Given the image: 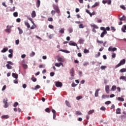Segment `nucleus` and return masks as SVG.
<instances>
[{
  "mask_svg": "<svg viewBox=\"0 0 126 126\" xmlns=\"http://www.w3.org/2000/svg\"><path fill=\"white\" fill-rule=\"evenodd\" d=\"M126 63V59H123L121 60L120 63L115 66V68H118V67H120V66L122 65H124Z\"/></svg>",
  "mask_w": 126,
  "mask_h": 126,
  "instance_id": "1",
  "label": "nucleus"
},
{
  "mask_svg": "<svg viewBox=\"0 0 126 126\" xmlns=\"http://www.w3.org/2000/svg\"><path fill=\"white\" fill-rule=\"evenodd\" d=\"M53 7L54 9L56 11V12L58 13V14H59V13H61V10H60V8L57 5H53Z\"/></svg>",
  "mask_w": 126,
  "mask_h": 126,
  "instance_id": "2",
  "label": "nucleus"
},
{
  "mask_svg": "<svg viewBox=\"0 0 126 126\" xmlns=\"http://www.w3.org/2000/svg\"><path fill=\"white\" fill-rule=\"evenodd\" d=\"M117 49L116 47L113 48V46H110L108 48L109 52H115L117 51Z\"/></svg>",
  "mask_w": 126,
  "mask_h": 126,
  "instance_id": "3",
  "label": "nucleus"
},
{
  "mask_svg": "<svg viewBox=\"0 0 126 126\" xmlns=\"http://www.w3.org/2000/svg\"><path fill=\"white\" fill-rule=\"evenodd\" d=\"M105 92L107 94L110 93V86L107 85L105 86Z\"/></svg>",
  "mask_w": 126,
  "mask_h": 126,
  "instance_id": "4",
  "label": "nucleus"
},
{
  "mask_svg": "<svg viewBox=\"0 0 126 126\" xmlns=\"http://www.w3.org/2000/svg\"><path fill=\"white\" fill-rule=\"evenodd\" d=\"M70 74L71 76H74V68H71L70 70Z\"/></svg>",
  "mask_w": 126,
  "mask_h": 126,
  "instance_id": "5",
  "label": "nucleus"
},
{
  "mask_svg": "<svg viewBox=\"0 0 126 126\" xmlns=\"http://www.w3.org/2000/svg\"><path fill=\"white\" fill-rule=\"evenodd\" d=\"M55 85L56 87H62L63 86V83L60 82H56Z\"/></svg>",
  "mask_w": 126,
  "mask_h": 126,
  "instance_id": "6",
  "label": "nucleus"
},
{
  "mask_svg": "<svg viewBox=\"0 0 126 126\" xmlns=\"http://www.w3.org/2000/svg\"><path fill=\"white\" fill-rule=\"evenodd\" d=\"M99 91H100V89H97L95 92L94 94V96L95 97H98V95H99Z\"/></svg>",
  "mask_w": 126,
  "mask_h": 126,
  "instance_id": "7",
  "label": "nucleus"
},
{
  "mask_svg": "<svg viewBox=\"0 0 126 126\" xmlns=\"http://www.w3.org/2000/svg\"><path fill=\"white\" fill-rule=\"evenodd\" d=\"M107 34V31H103L100 34L101 38H103L104 36Z\"/></svg>",
  "mask_w": 126,
  "mask_h": 126,
  "instance_id": "8",
  "label": "nucleus"
},
{
  "mask_svg": "<svg viewBox=\"0 0 126 126\" xmlns=\"http://www.w3.org/2000/svg\"><path fill=\"white\" fill-rule=\"evenodd\" d=\"M41 4V1L40 0H37L36 2V7L39 8L40 7V5Z\"/></svg>",
  "mask_w": 126,
  "mask_h": 126,
  "instance_id": "9",
  "label": "nucleus"
},
{
  "mask_svg": "<svg viewBox=\"0 0 126 126\" xmlns=\"http://www.w3.org/2000/svg\"><path fill=\"white\" fill-rule=\"evenodd\" d=\"M69 46H77V44L72 41H70V42L69 43Z\"/></svg>",
  "mask_w": 126,
  "mask_h": 126,
  "instance_id": "10",
  "label": "nucleus"
},
{
  "mask_svg": "<svg viewBox=\"0 0 126 126\" xmlns=\"http://www.w3.org/2000/svg\"><path fill=\"white\" fill-rule=\"evenodd\" d=\"M12 76L14 77V78H16V79H17L18 78V74L15 73H12Z\"/></svg>",
  "mask_w": 126,
  "mask_h": 126,
  "instance_id": "11",
  "label": "nucleus"
},
{
  "mask_svg": "<svg viewBox=\"0 0 126 126\" xmlns=\"http://www.w3.org/2000/svg\"><path fill=\"white\" fill-rule=\"evenodd\" d=\"M120 21H126V17L123 15L122 17L119 19Z\"/></svg>",
  "mask_w": 126,
  "mask_h": 126,
  "instance_id": "12",
  "label": "nucleus"
},
{
  "mask_svg": "<svg viewBox=\"0 0 126 126\" xmlns=\"http://www.w3.org/2000/svg\"><path fill=\"white\" fill-rule=\"evenodd\" d=\"M100 5V2H96L94 5L92 6V8L96 7V6H99Z\"/></svg>",
  "mask_w": 126,
  "mask_h": 126,
  "instance_id": "13",
  "label": "nucleus"
},
{
  "mask_svg": "<svg viewBox=\"0 0 126 126\" xmlns=\"http://www.w3.org/2000/svg\"><path fill=\"white\" fill-rule=\"evenodd\" d=\"M58 62H60V63L64 62V59L62 57H60L58 59Z\"/></svg>",
  "mask_w": 126,
  "mask_h": 126,
  "instance_id": "14",
  "label": "nucleus"
},
{
  "mask_svg": "<svg viewBox=\"0 0 126 126\" xmlns=\"http://www.w3.org/2000/svg\"><path fill=\"white\" fill-rule=\"evenodd\" d=\"M31 15L32 18H34V17H36V12L34 10L32 11Z\"/></svg>",
  "mask_w": 126,
  "mask_h": 126,
  "instance_id": "15",
  "label": "nucleus"
},
{
  "mask_svg": "<svg viewBox=\"0 0 126 126\" xmlns=\"http://www.w3.org/2000/svg\"><path fill=\"white\" fill-rule=\"evenodd\" d=\"M59 52H63V53H65V54H69V53H70V52L68 50H63V49L59 50Z\"/></svg>",
  "mask_w": 126,
  "mask_h": 126,
  "instance_id": "16",
  "label": "nucleus"
},
{
  "mask_svg": "<svg viewBox=\"0 0 126 126\" xmlns=\"http://www.w3.org/2000/svg\"><path fill=\"white\" fill-rule=\"evenodd\" d=\"M62 64H63V63H56L55 64V66H57V67H60V66H61V65H62Z\"/></svg>",
  "mask_w": 126,
  "mask_h": 126,
  "instance_id": "17",
  "label": "nucleus"
},
{
  "mask_svg": "<svg viewBox=\"0 0 126 126\" xmlns=\"http://www.w3.org/2000/svg\"><path fill=\"white\" fill-rule=\"evenodd\" d=\"M120 72H121L122 73L124 72H126V68H123L120 70Z\"/></svg>",
  "mask_w": 126,
  "mask_h": 126,
  "instance_id": "18",
  "label": "nucleus"
},
{
  "mask_svg": "<svg viewBox=\"0 0 126 126\" xmlns=\"http://www.w3.org/2000/svg\"><path fill=\"white\" fill-rule=\"evenodd\" d=\"M117 89V86H112L111 89V91H116V90Z\"/></svg>",
  "mask_w": 126,
  "mask_h": 126,
  "instance_id": "19",
  "label": "nucleus"
},
{
  "mask_svg": "<svg viewBox=\"0 0 126 126\" xmlns=\"http://www.w3.org/2000/svg\"><path fill=\"white\" fill-rule=\"evenodd\" d=\"M75 114L77 116H81L82 115V113L80 112V111H76L75 112Z\"/></svg>",
  "mask_w": 126,
  "mask_h": 126,
  "instance_id": "20",
  "label": "nucleus"
},
{
  "mask_svg": "<svg viewBox=\"0 0 126 126\" xmlns=\"http://www.w3.org/2000/svg\"><path fill=\"white\" fill-rule=\"evenodd\" d=\"M117 99L118 101H120L121 102H124L125 101V99L123 97H118Z\"/></svg>",
  "mask_w": 126,
  "mask_h": 126,
  "instance_id": "21",
  "label": "nucleus"
},
{
  "mask_svg": "<svg viewBox=\"0 0 126 126\" xmlns=\"http://www.w3.org/2000/svg\"><path fill=\"white\" fill-rule=\"evenodd\" d=\"M79 44H83L84 42V40L82 38H80L78 41Z\"/></svg>",
  "mask_w": 126,
  "mask_h": 126,
  "instance_id": "22",
  "label": "nucleus"
},
{
  "mask_svg": "<svg viewBox=\"0 0 126 126\" xmlns=\"http://www.w3.org/2000/svg\"><path fill=\"white\" fill-rule=\"evenodd\" d=\"M116 114H117V115H121V109L118 108V109L116 110Z\"/></svg>",
  "mask_w": 126,
  "mask_h": 126,
  "instance_id": "23",
  "label": "nucleus"
},
{
  "mask_svg": "<svg viewBox=\"0 0 126 126\" xmlns=\"http://www.w3.org/2000/svg\"><path fill=\"white\" fill-rule=\"evenodd\" d=\"M25 25H26L28 28H30V24L28 23V22H25Z\"/></svg>",
  "mask_w": 126,
  "mask_h": 126,
  "instance_id": "24",
  "label": "nucleus"
},
{
  "mask_svg": "<svg viewBox=\"0 0 126 126\" xmlns=\"http://www.w3.org/2000/svg\"><path fill=\"white\" fill-rule=\"evenodd\" d=\"M120 80H123L124 81H126V76H122L120 77Z\"/></svg>",
  "mask_w": 126,
  "mask_h": 126,
  "instance_id": "25",
  "label": "nucleus"
},
{
  "mask_svg": "<svg viewBox=\"0 0 126 126\" xmlns=\"http://www.w3.org/2000/svg\"><path fill=\"white\" fill-rule=\"evenodd\" d=\"M102 99H106L107 98H109V95L103 94L101 96Z\"/></svg>",
  "mask_w": 126,
  "mask_h": 126,
  "instance_id": "26",
  "label": "nucleus"
},
{
  "mask_svg": "<svg viewBox=\"0 0 126 126\" xmlns=\"http://www.w3.org/2000/svg\"><path fill=\"white\" fill-rule=\"evenodd\" d=\"M9 118V116L8 115H3L1 116V119H8Z\"/></svg>",
  "mask_w": 126,
  "mask_h": 126,
  "instance_id": "27",
  "label": "nucleus"
},
{
  "mask_svg": "<svg viewBox=\"0 0 126 126\" xmlns=\"http://www.w3.org/2000/svg\"><path fill=\"white\" fill-rule=\"evenodd\" d=\"M8 50V48H4L3 50H1V53H5V52H7Z\"/></svg>",
  "mask_w": 126,
  "mask_h": 126,
  "instance_id": "28",
  "label": "nucleus"
},
{
  "mask_svg": "<svg viewBox=\"0 0 126 126\" xmlns=\"http://www.w3.org/2000/svg\"><path fill=\"white\" fill-rule=\"evenodd\" d=\"M65 104L66 106H67V107H69V108H70V103H69V102L68 101L66 100Z\"/></svg>",
  "mask_w": 126,
  "mask_h": 126,
  "instance_id": "29",
  "label": "nucleus"
},
{
  "mask_svg": "<svg viewBox=\"0 0 126 126\" xmlns=\"http://www.w3.org/2000/svg\"><path fill=\"white\" fill-rule=\"evenodd\" d=\"M60 33H61V34H63L64 33V29L62 28L59 31Z\"/></svg>",
  "mask_w": 126,
  "mask_h": 126,
  "instance_id": "30",
  "label": "nucleus"
},
{
  "mask_svg": "<svg viewBox=\"0 0 126 126\" xmlns=\"http://www.w3.org/2000/svg\"><path fill=\"white\" fill-rule=\"evenodd\" d=\"M94 109H93V110H90L89 112H88V115H92V114L93 113H94Z\"/></svg>",
  "mask_w": 126,
  "mask_h": 126,
  "instance_id": "31",
  "label": "nucleus"
},
{
  "mask_svg": "<svg viewBox=\"0 0 126 126\" xmlns=\"http://www.w3.org/2000/svg\"><path fill=\"white\" fill-rule=\"evenodd\" d=\"M18 30H19V34H22L23 33V31L20 28L18 27Z\"/></svg>",
  "mask_w": 126,
  "mask_h": 126,
  "instance_id": "32",
  "label": "nucleus"
},
{
  "mask_svg": "<svg viewBox=\"0 0 126 126\" xmlns=\"http://www.w3.org/2000/svg\"><path fill=\"white\" fill-rule=\"evenodd\" d=\"M96 42L98 44H103L104 43V41L103 40H99V39H97L96 40Z\"/></svg>",
  "mask_w": 126,
  "mask_h": 126,
  "instance_id": "33",
  "label": "nucleus"
},
{
  "mask_svg": "<svg viewBox=\"0 0 126 126\" xmlns=\"http://www.w3.org/2000/svg\"><path fill=\"white\" fill-rule=\"evenodd\" d=\"M6 66L8 69H11L12 68V66L11 65H9L8 64H7L6 65Z\"/></svg>",
  "mask_w": 126,
  "mask_h": 126,
  "instance_id": "34",
  "label": "nucleus"
},
{
  "mask_svg": "<svg viewBox=\"0 0 126 126\" xmlns=\"http://www.w3.org/2000/svg\"><path fill=\"white\" fill-rule=\"evenodd\" d=\"M5 32H6V33H10V32H11V29H6V30H5Z\"/></svg>",
  "mask_w": 126,
  "mask_h": 126,
  "instance_id": "35",
  "label": "nucleus"
},
{
  "mask_svg": "<svg viewBox=\"0 0 126 126\" xmlns=\"http://www.w3.org/2000/svg\"><path fill=\"white\" fill-rule=\"evenodd\" d=\"M31 80L33 82H36L37 81V78H36L34 77H32Z\"/></svg>",
  "mask_w": 126,
  "mask_h": 126,
  "instance_id": "36",
  "label": "nucleus"
},
{
  "mask_svg": "<svg viewBox=\"0 0 126 126\" xmlns=\"http://www.w3.org/2000/svg\"><path fill=\"white\" fill-rule=\"evenodd\" d=\"M13 14L14 17H17V16H18V13L17 12H14Z\"/></svg>",
  "mask_w": 126,
  "mask_h": 126,
  "instance_id": "37",
  "label": "nucleus"
},
{
  "mask_svg": "<svg viewBox=\"0 0 126 126\" xmlns=\"http://www.w3.org/2000/svg\"><path fill=\"white\" fill-rule=\"evenodd\" d=\"M27 17L28 18V19L29 20H30V21H31L32 23V24H34V22H33V19L31 18H29L28 16H27Z\"/></svg>",
  "mask_w": 126,
  "mask_h": 126,
  "instance_id": "38",
  "label": "nucleus"
},
{
  "mask_svg": "<svg viewBox=\"0 0 126 126\" xmlns=\"http://www.w3.org/2000/svg\"><path fill=\"white\" fill-rule=\"evenodd\" d=\"M45 111L46 112V113H51V109H50L49 108L45 109Z\"/></svg>",
  "mask_w": 126,
  "mask_h": 126,
  "instance_id": "39",
  "label": "nucleus"
},
{
  "mask_svg": "<svg viewBox=\"0 0 126 126\" xmlns=\"http://www.w3.org/2000/svg\"><path fill=\"white\" fill-rule=\"evenodd\" d=\"M40 88H41V86H40L39 85H37L35 87L34 90H37V89H40Z\"/></svg>",
  "mask_w": 126,
  "mask_h": 126,
  "instance_id": "40",
  "label": "nucleus"
},
{
  "mask_svg": "<svg viewBox=\"0 0 126 126\" xmlns=\"http://www.w3.org/2000/svg\"><path fill=\"white\" fill-rule=\"evenodd\" d=\"M7 63H8L7 64H9V65H13L14 64V63L11 61H8Z\"/></svg>",
  "mask_w": 126,
  "mask_h": 126,
  "instance_id": "41",
  "label": "nucleus"
},
{
  "mask_svg": "<svg viewBox=\"0 0 126 126\" xmlns=\"http://www.w3.org/2000/svg\"><path fill=\"white\" fill-rule=\"evenodd\" d=\"M84 54H87V53H89V50L85 49L84 50Z\"/></svg>",
  "mask_w": 126,
  "mask_h": 126,
  "instance_id": "42",
  "label": "nucleus"
},
{
  "mask_svg": "<svg viewBox=\"0 0 126 126\" xmlns=\"http://www.w3.org/2000/svg\"><path fill=\"white\" fill-rule=\"evenodd\" d=\"M112 55V58H113V59H115V58H116V53L113 52L111 53Z\"/></svg>",
  "mask_w": 126,
  "mask_h": 126,
  "instance_id": "43",
  "label": "nucleus"
},
{
  "mask_svg": "<svg viewBox=\"0 0 126 126\" xmlns=\"http://www.w3.org/2000/svg\"><path fill=\"white\" fill-rule=\"evenodd\" d=\"M100 110L101 111H106V107H105L104 106H102L100 108Z\"/></svg>",
  "mask_w": 126,
  "mask_h": 126,
  "instance_id": "44",
  "label": "nucleus"
},
{
  "mask_svg": "<svg viewBox=\"0 0 126 126\" xmlns=\"http://www.w3.org/2000/svg\"><path fill=\"white\" fill-rule=\"evenodd\" d=\"M89 65V63L88 62H84L83 63L84 66H87V65Z\"/></svg>",
  "mask_w": 126,
  "mask_h": 126,
  "instance_id": "45",
  "label": "nucleus"
},
{
  "mask_svg": "<svg viewBox=\"0 0 126 126\" xmlns=\"http://www.w3.org/2000/svg\"><path fill=\"white\" fill-rule=\"evenodd\" d=\"M93 27L94 29H99V27L98 26H97V25H93Z\"/></svg>",
  "mask_w": 126,
  "mask_h": 126,
  "instance_id": "46",
  "label": "nucleus"
},
{
  "mask_svg": "<svg viewBox=\"0 0 126 126\" xmlns=\"http://www.w3.org/2000/svg\"><path fill=\"white\" fill-rule=\"evenodd\" d=\"M7 101H8L7 98H5L3 99V102L4 104H6V103H7Z\"/></svg>",
  "mask_w": 126,
  "mask_h": 126,
  "instance_id": "47",
  "label": "nucleus"
},
{
  "mask_svg": "<svg viewBox=\"0 0 126 126\" xmlns=\"http://www.w3.org/2000/svg\"><path fill=\"white\" fill-rule=\"evenodd\" d=\"M76 98V100H80V99H82V96L80 95V96H77Z\"/></svg>",
  "mask_w": 126,
  "mask_h": 126,
  "instance_id": "48",
  "label": "nucleus"
},
{
  "mask_svg": "<svg viewBox=\"0 0 126 126\" xmlns=\"http://www.w3.org/2000/svg\"><path fill=\"white\" fill-rule=\"evenodd\" d=\"M23 67L25 69H27V68L28 67V66L27 64H23Z\"/></svg>",
  "mask_w": 126,
  "mask_h": 126,
  "instance_id": "49",
  "label": "nucleus"
},
{
  "mask_svg": "<svg viewBox=\"0 0 126 126\" xmlns=\"http://www.w3.org/2000/svg\"><path fill=\"white\" fill-rule=\"evenodd\" d=\"M101 69H102V70H103V69H105V68H107V66H104V65H102L100 67Z\"/></svg>",
  "mask_w": 126,
  "mask_h": 126,
  "instance_id": "50",
  "label": "nucleus"
},
{
  "mask_svg": "<svg viewBox=\"0 0 126 126\" xmlns=\"http://www.w3.org/2000/svg\"><path fill=\"white\" fill-rule=\"evenodd\" d=\"M8 58H9L10 59H12V57H13V54H10L8 55Z\"/></svg>",
  "mask_w": 126,
  "mask_h": 126,
  "instance_id": "51",
  "label": "nucleus"
},
{
  "mask_svg": "<svg viewBox=\"0 0 126 126\" xmlns=\"http://www.w3.org/2000/svg\"><path fill=\"white\" fill-rule=\"evenodd\" d=\"M34 55H35V52H32L30 54V57H34Z\"/></svg>",
  "mask_w": 126,
  "mask_h": 126,
  "instance_id": "52",
  "label": "nucleus"
},
{
  "mask_svg": "<svg viewBox=\"0 0 126 126\" xmlns=\"http://www.w3.org/2000/svg\"><path fill=\"white\" fill-rule=\"evenodd\" d=\"M86 12H87V13H88V14H89L90 16H91V12H90V11H89L88 9H86Z\"/></svg>",
  "mask_w": 126,
  "mask_h": 126,
  "instance_id": "53",
  "label": "nucleus"
},
{
  "mask_svg": "<svg viewBox=\"0 0 126 126\" xmlns=\"http://www.w3.org/2000/svg\"><path fill=\"white\" fill-rule=\"evenodd\" d=\"M17 106H18V102H16L14 103V104L13 105V107H15V108H16Z\"/></svg>",
  "mask_w": 126,
  "mask_h": 126,
  "instance_id": "54",
  "label": "nucleus"
},
{
  "mask_svg": "<svg viewBox=\"0 0 126 126\" xmlns=\"http://www.w3.org/2000/svg\"><path fill=\"white\" fill-rule=\"evenodd\" d=\"M108 4H111L112 3V1L111 0H107V2Z\"/></svg>",
  "mask_w": 126,
  "mask_h": 126,
  "instance_id": "55",
  "label": "nucleus"
},
{
  "mask_svg": "<svg viewBox=\"0 0 126 126\" xmlns=\"http://www.w3.org/2000/svg\"><path fill=\"white\" fill-rule=\"evenodd\" d=\"M105 105H110L111 104V101H107L105 102Z\"/></svg>",
  "mask_w": 126,
  "mask_h": 126,
  "instance_id": "56",
  "label": "nucleus"
},
{
  "mask_svg": "<svg viewBox=\"0 0 126 126\" xmlns=\"http://www.w3.org/2000/svg\"><path fill=\"white\" fill-rule=\"evenodd\" d=\"M4 107L6 108L8 107V104L7 103H4Z\"/></svg>",
  "mask_w": 126,
  "mask_h": 126,
  "instance_id": "57",
  "label": "nucleus"
},
{
  "mask_svg": "<svg viewBox=\"0 0 126 126\" xmlns=\"http://www.w3.org/2000/svg\"><path fill=\"white\" fill-rule=\"evenodd\" d=\"M111 31H113L114 32H115V31H116V29H115V27H111Z\"/></svg>",
  "mask_w": 126,
  "mask_h": 126,
  "instance_id": "58",
  "label": "nucleus"
},
{
  "mask_svg": "<svg viewBox=\"0 0 126 126\" xmlns=\"http://www.w3.org/2000/svg\"><path fill=\"white\" fill-rule=\"evenodd\" d=\"M120 7L122 9H124V10H126V7L125 6V5L120 6Z\"/></svg>",
  "mask_w": 126,
  "mask_h": 126,
  "instance_id": "59",
  "label": "nucleus"
},
{
  "mask_svg": "<svg viewBox=\"0 0 126 126\" xmlns=\"http://www.w3.org/2000/svg\"><path fill=\"white\" fill-rule=\"evenodd\" d=\"M51 14L52 15H55V14H56V11L55 10L51 11Z\"/></svg>",
  "mask_w": 126,
  "mask_h": 126,
  "instance_id": "60",
  "label": "nucleus"
},
{
  "mask_svg": "<svg viewBox=\"0 0 126 126\" xmlns=\"http://www.w3.org/2000/svg\"><path fill=\"white\" fill-rule=\"evenodd\" d=\"M100 30H102L103 31H106V29H105V27H100Z\"/></svg>",
  "mask_w": 126,
  "mask_h": 126,
  "instance_id": "61",
  "label": "nucleus"
},
{
  "mask_svg": "<svg viewBox=\"0 0 126 126\" xmlns=\"http://www.w3.org/2000/svg\"><path fill=\"white\" fill-rule=\"evenodd\" d=\"M50 76L53 77L54 76V75H55V72H50Z\"/></svg>",
  "mask_w": 126,
  "mask_h": 126,
  "instance_id": "62",
  "label": "nucleus"
},
{
  "mask_svg": "<svg viewBox=\"0 0 126 126\" xmlns=\"http://www.w3.org/2000/svg\"><path fill=\"white\" fill-rule=\"evenodd\" d=\"M48 21H51V22L53 21V18H52V17L48 18Z\"/></svg>",
  "mask_w": 126,
  "mask_h": 126,
  "instance_id": "63",
  "label": "nucleus"
},
{
  "mask_svg": "<svg viewBox=\"0 0 126 126\" xmlns=\"http://www.w3.org/2000/svg\"><path fill=\"white\" fill-rule=\"evenodd\" d=\"M84 27V26H83V24H81L79 25V28H83Z\"/></svg>",
  "mask_w": 126,
  "mask_h": 126,
  "instance_id": "64",
  "label": "nucleus"
}]
</instances>
